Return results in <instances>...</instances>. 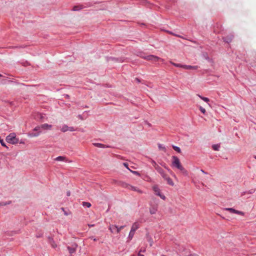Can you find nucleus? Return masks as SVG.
<instances>
[{
    "instance_id": "f257e3e1",
    "label": "nucleus",
    "mask_w": 256,
    "mask_h": 256,
    "mask_svg": "<svg viewBox=\"0 0 256 256\" xmlns=\"http://www.w3.org/2000/svg\"><path fill=\"white\" fill-rule=\"evenodd\" d=\"M172 166L173 167L176 168L179 170H180L184 174L187 175L188 172L182 166L179 158L175 156H172Z\"/></svg>"
},
{
    "instance_id": "f8f14e48",
    "label": "nucleus",
    "mask_w": 256,
    "mask_h": 256,
    "mask_svg": "<svg viewBox=\"0 0 256 256\" xmlns=\"http://www.w3.org/2000/svg\"><path fill=\"white\" fill-rule=\"evenodd\" d=\"M157 210H158V208H157V206H154V205L152 206L150 208V212L152 214H155L156 213V212H157Z\"/></svg>"
},
{
    "instance_id": "7ed1b4c3",
    "label": "nucleus",
    "mask_w": 256,
    "mask_h": 256,
    "mask_svg": "<svg viewBox=\"0 0 256 256\" xmlns=\"http://www.w3.org/2000/svg\"><path fill=\"white\" fill-rule=\"evenodd\" d=\"M139 228V224L137 222H134L132 227H131V229H130V233H129V234H128V238L130 240H132V238H133L134 236V233H135V232Z\"/></svg>"
},
{
    "instance_id": "cd10ccee",
    "label": "nucleus",
    "mask_w": 256,
    "mask_h": 256,
    "mask_svg": "<svg viewBox=\"0 0 256 256\" xmlns=\"http://www.w3.org/2000/svg\"><path fill=\"white\" fill-rule=\"evenodd\" d=\"M10 202H11L10 201H9L8 202H0V206H6L8 204H10Z\"/></svg>"
},
{
    "instance_id": "2eb2a0df",
    "label": "nucleus",
    "mask_w": 256,
    "mask_h": 256,
    "mask_svg": "<svg viewBox=\"0 0 256 256\" xmlns=\"http://www.w3.org/2000/svg\"><path fill=\"white\" fill-rule=\"evenodd\" d=\"M84 6L82 5H77L73 6L72 10L73 11H79L82 10Z\"/></svg>"
},
{
    "instance_id": "8fccbe9b",
    "label": "nucleus",
    "mask_w": 256,
    "mask_h": 256,
    "mask_svg": "<svg viewBox=\"0 0 256 256\" xmlns=\"http://www.w3.org/2000/svg\"><path fill=\"white\" fill-rule=\"evenodd\" d=\"M138 256H144V254H140V252L138 253Z\"/></svg>"
},
{
    "instance_id": "f704fd0d",
    "label": "nucleus",
    "mask_w": 256,
    "mask_h": 256,
    "mask_svg": "<svg viewBox=\"0 0 256 256\" xmlns=\"http://www.w3.org/2000/svg\"><path fill=\"white\" fill-rule=\"evenodd\" d=\"M200 110L202 114H204L206 113V110L201 106H200Z\"/></svg>"
},
{
    "instance_id": "864d4df0",
    "label": "nucleus",
    "mask_w": 256,
    "mask_h": 256,
    "mask_svg": "<svg viewBox=\"0 0 256 256\" xmlns=\"http://www.w3.org/2000/svg\"><path fill=\"white\" fill-rule=\"evenodd\" d=\"M2 75L0 74V77H2Z\"/></svg>"
},
{
    "instance_id": "dca6fc26",
    "label": "nucleus",
    "mask_w": 256,
    "mask_h": 256,
    "mask_svg": "<svg viewBox=\"0 0 256 256\" xmlns=\"http://www.w3.org/2000/svg\"><path fill=\"white\" fill-rule=\"evenodd\" d=\"M116 228H117L116 225H110L109 230L112 233H116Z\"/></svg>"
},
{
    "instance_id": "5fc2aeb1",
    "label": "nucleus",
    "mask_w": 256,
    "mask_h": 256,
    "mask_svg": "<svg viewBox=\"0 0 256 256\" xmlns=\"http://www.w3.org/2000/svg\"><path fill=\"white\" fill-rule=\"evenodd\" d=\"M254 158L256 160V156H254Z\"/></svg>"
},
{
    "instance_id": "09e8293b",
    "label": "nucleus",
    "mask_w": 256,
    "mask_h": 256,
    "mask_svg": "<svg viewBox=\"0 0 256 256\" xmlns=\"http://www.w3.org/2000/svg\"><path fill=\"white\" fill-rule=\"evenodd\" d=\"M20 142V144H24V142L22 140H20V141L19 142Z\"/></svg>"
},
{
    "instance_id": "20e7f679",
    "label": "nucleus",
    "mask_w": 256,
    "mask_h": 256,
    "mask_svg": "<svg viewBox=\"0 0 256 256\" xmlns=\"http://www.w3.org/2000/svg\"><path fill=\"white\" fill-rule=\"evenodd\" d=\"M106 61L108 62H112L114 63H122L124 62L125 58L124 57L115 58L113 56L106 57Z\"/></svg>"
},
{
    "instance_id": "ea45409f",
    "label": "nucleus",
    "mask_w": 256,
    "mask_h": 256,
    "mask_svg": "<svg viewBox=\"0 0 256 256\" xmlns=\"http://www.w3.org/2000/svg\"><path fill=\"white\" fill-rule=\"evenodd\" d=\"M159 196L161 198H162V200H164L166 199V196H165L164 194H160V196Z\"/></svg>"
},
{
    "instance_id": "c756f323",
    "label": "nucleus",
    "mask_w": 256,
    "mask_h": 256,
    "mask_svg": "<svg viewBox=\"0 0 256 256\" xmlns=\"http://www.w3.org/2000/svg\"><path fill=\"white\" fill-rule=\"evenodd\" d=\"M0 143L2 146H4V147L6 148H8V147L6 146V143L4 142L3 140L0 139Z\"/></svg>"
},
{
    "instance_id": "de8ad7c7",
    "label": "nucleus",
    "mask_w": 256,
    "mask_h": 256,
    "mask_svg": "<svg viewBox=\"0 0 256 256\" xmlns=\"http://www.w3.org/2000/svg\"><path fill=\"white\" fill-rule=\"evenodd\" d=\"M200 171L204 174H207V172H205L203 170H201Z\"/></svg>"
},
{
    "instance_id": "4c0bfd02",
    "label": "nucleus",
    "mask_w": 256,
    "mask_h": 256,
    "mask_svg": "<svg viewBox=\"0 0 256 256\" xmlns=\"http://www.w3.org/2000/svg\"><path fill=\"white\" fill-rule=\"evenodd\" d=\"M234 214H243V212L241 211H239L236 210V212H234Z\"/></svg>"
},
{
    "instance_id": "c85d7f7f",
    "label": "nucleus",
    "mask_w": 256,
    "mask_h": 256,
    "mask_svg": "<svg viewBox=\"0 0 256 256\" xmlns=\"http://www.w3.org/2000/svg\"><path fill=\"white\" fill-rule=\"evenodd\" d=\"M160 164L164 168L166 169L168 172H171L170 170L168 168V167L166 166V164L164 162H162Z\"/></svg>"
},
{
    "instance_id": "f03ea898",
    "label": "nucleus",
    "mask_w": 256,
    "mask_h": 256,
    "mask_svg": "<svg viewBox=\"0 0 256 256\" xmlns=\"http://www.w3.org/2000/svg\"><path fill=\"white\" fill-rule=\"evenodd\" d=\"M6 141L10 144H17L19 142L18 139L16 137V134L15 133L12 132L9 134L6 137Z\"/></svg>"
},
{
    "instance_id": "72a5a7b5",
    "label": "nucleus",
    "mask_w": 256,
    "mask_h": 256,
    "mask_svg": "<svg viewBox=\"0 0 256 256\" xmlns=\"http://www.w3.org/2000/svg\"><path fill=\"white\" fill-rule=\"evenodd\" d=\"M130 171L131 172H132V174H136V176H140V172H138V171H133V170H130Z\"/></svg>"
},
{
    "instance_id": "79ce46f5",
    "label": "nucleus",
    "mask_w": 256,
    "mask_h": 256,
    "mask_svg": "<svg viewBox=\"0 0 256 256\" xmlns=\"http://www.w3.org/2000/svg\"><path fill=\"white\" fill-rule=\"evenodd\" d=\"M70 196V190L67 191L66 192V196Z\"/></svg>"
},
{
    "instance_id": "4468645a",
    "label": "nucleus",
    "mask_w": 256,
    "mask_h": 256,
    "mask_svg": "<svg viewBox=\"0 0 256 256\" xmlns=\"http://www.w3.org/2000/svg\"><path fill=\"white\" fill-rule=\"evenodd\" d=\"M122 186L124 187H127L128 186H129L130 187V188L132 190H134V191H138V192H142V191L140 190H137V188L136 187H134V186H129L128 184H127L126 183H124L122 184Z\"/></svg>"
},
{
    "instance_id": "5701e85b",
    "label": "nucleus",
    "mask_w": 256,
    "mask_h": 256,
    "mask_svg": "<svg viewBox=\"0 0 256 256\" xmlns=\"http://www.w3.org/2000/svg\"><path fill=\"white\" fill-rule=\"evenodd\" d=\"M42 128H41V127H40V126H36V127H35L34 129H33V131L34 132H40V134L41 133L42 131Z\"/></svg>"
},
{
    "instance_id": "1a4fd4ad",
    "label": "nucleus",
    "mask_w": 256,
    "mask_h": 256,
    "mask_svg": "<svg viewBox=\"0 0 256 256\" xmlns=\"http://www.w3.org/2000/svg\"><path fill=\"white\" fill-rule=\"evenodd\" d=\"M145 59L152 60L153 62H157L158 60L160 58L158 57L154 56V55H149L144 58Z\"/></svg>"
},
{
    "instance_id": "6e6552de",
    "label": "nucleus",
    "mask_w": 256,
    "mask_h": 256,
    "mask_svg": "<svg viewBox=\"0 0 256 256\" xmlns=\"http://www.w3.org/2000/svg\"><path fill=\"white\" fill-rule=\"evenodd\" d=\"M78 245L76 244H72V246H68L67 248L70 254H74L76 252Z\"/></svg>"
},
{
    "instance_id": "c9c22d12",
    "label": "nucleus",
    "mask_w": 256,
    "mask_h": 256,
    "mask_svg": "<svg viewBox=\"0 0 256 256\" xmlns=\"http://www.w3.org/2000/svg\"><path fill=\"white\" fill-rule=\"evenodd\" d=\"M203 56H204V58L206 60H209L210 58H209V57L208 56V55L206 53H205V54H203Z\"/></svg>"
},
{
    "instance_id": "6e6d98bb",
    "label": "nucleus",
    "mask_w": 256,
    "mask_h": 256,
    "mask_svg": "<svg viewBox=\"0 0 256 256\" xmlns=\"http://www.w3.org/2000/svg\"><path fill=\"white\" fill-rule=\"evenodd\" d=\"M66 97H68L69 96H68V95L66 94Z\"/></svg>"
},
{
    "instance_id": "4d7b16f0",
    "label": "nucleus",
    "mask_w": 256,
    "mask_h": 256,
    "mask_svg": "<svg viewBox=\"0 0 256 256\" xmlns=\"http://www.w3.org/2000/svg\"><path fill=\"white\" fill-rule=\"evenodd\" d=\"M161 256H166L162 254V255H161Z\"/></svg>"
},
{
    "instance_id": "3c124183",
    "label": "nucleus",
    "mask_w": 256,
    "mask_h": 256,
    "mask_svg": "<svg viewBox=\"0 0 256 256\" xmlns=\"http://www.w3.org/2000/svg\"><path fill=\"white\" fill-rule=\"evenodd\" d=\"M190 256H198L196 254H191Z\"/></svg>"
},
{
    "instance_id": "603ef678",
    "label": "nucleus",
    "mask_w": 256,
    "mask_h": 256,
    "mask_svg": "<svg viewBox=\"0 0 256 256\" xmlns=\"http://www.w3.org/2000/svg\"><path fill=\"white\" fill-rule=\"evenodd\" d=\"M168 32H169V33H170V34H172V32H170L168 31Z\"/></svg>"
},
{
    "instance_id": "6ab92c4d",
    "label": "nucleus",
    "mask_w": 256,
    "mask_h": 256,
    "mask_svg": "<svg viewBox=\"0 0 256 256\" xmlns=\"http://www.w3.org/2000/svg\"><path fill=\"white\" fill-rule=\"evenodd\" d=\"M40 127H41L42 130V129L45 130V129H47L48 128H50L52 127V126L46 124H41Z\"/></svg>"
},
{
    "instance_id": "a19ab883",
    "label": "nucleus",
    "mask_w": 256,
    "mask_h": 256,
    "mask_svg": "<svg viewBox=\"0 0 256 256\" xmlns=\"http://www.w3.org/2000/svg\"><path fill=\"white\" fill-rule=\"evenodd\" d=\"M90 238L92 240L94 241H96L97 239L95 238L94 236H90Z\"/></svg>"
},
{
    "instance_id": "a878e982",
    "label": "nucleus",
    "mask_w": 256,
    "mask_h": 256,
    "mask_svg": "<svg viewBox=\"0 0 256 256\" xmlns=\"http://www.w3.org/2000/svg\"><path fill=\"white\" fill-rule=\"evenodd\" d=\"M124 226H122L120 227H118V226H117V228H116V233L118 234L119 233L120 230L124 228Z\"/></svg>"
},
{
    "instance_id": "aec40b11",
    "label": "nucleus",
    "mask_w": 256,
    "mask_h": 256,
    "mask_svg": "<svg viewBox=\"0 0 256 256\" xmlns=\"http://www.w3.org/2000/svg\"><path fill=\"white\" fill-rule=\"evenodd\" d=\"M212 149L214 150H216V151H218L220 150V144H213L212 146Z\"/></svg>"
},
{
    "instance_id": "412c9836",
    "label": "nucleus",
    "mask_w": 256,
    "mask_h": 256,
    "mask_svg": "<svg viewBox=\"0 0 256 256\" xmlns=\"http://www.w3.org/2000/svg\"><path fill=\"white\" fill-rule=\"evenodd\" d=\"M172 147L173 149L174 150H176L177 152H178V153L181 152V150L180 147L174 146V145H172Z\"/></svg>"
},
{
    "instance_id": "f3484780",
    "label": "nucleus",
    "mask_w": 256,
    "mask_h": 256,
    "mask_svg": "<svg viewBox=\"0 0 256 256\" xmlns=\"http://www.w3.org/2000/svg\"><path fill=\"white\" fill-rule=\"evenodd\" d=\"M164 179L167 181L168 184L170 186H173L174 185L172 180L168 176H166V178H164Z\"/></svg>"
},
{
    "instance_id": "58836bf2",
    "label": "nucleus",
    "mask_w": 256,
    "mask_h": 256,
    "mask_svg": "<svg viewBox=\"0 0 256 256\" xmlns=\"http://www.w3.org/2000/svg\"><path fill=\"white\" fill-rule=\"evenodd\" d=\"M61 210L62 211H64V215H66V216L68 215V213L66 211H65L64 208H62Z\"/></svg>"
},
{
    "instance_id": "423d86ee",
    "label": "nucleus",
    "mask_w": 256,
    "mask_h": 256,
    "mask_svg": "<svg viewBox=\"0 0 256 256\" xmlns=\"http://www.w3.org/2000/svg\"><path fill=\"white\" fill-rule=\"evenodd\" d=\"M233 38L234 36L232 34H230L229 35L223 37L222 39L224 42L229 44L232 41Z\"/></svg>"
},
{
    "instance_id": "e433bc0d",
    "label": "nucleus",
    "mask_w": 256,
    "mask_h": 256,
    "mask_svg": "<svg viewBox=\"0 0 256 256\" xmlns=\"http://www.w3.org/2000/svg\"><path fill=\"white\" fill-rule=\"evenodd\" d=\"M123 165L128 170H130V169L129 168H128V163L126 162H124L123 163Z\"/></svg>"
},
{
    "instance_id": "ddd939ff",
    "label": "nucleus",
    "mask_w": 256,
    "mask_h": 256,
    "mask_svg": "<svg viewBox=\"0 0 256 256\" xmlns=\"http://www.w3.org/2000/svg\"><path fill=\"white\" fill-rule=\"evenodd\" d=\"M93 144L95 146H96L98 148H110V146H106V145H104L102 144H101V143H94Z\"/></svg>"
},
{
    "instance_id": "393cba45",
    "label": "nucleus",
    "mask_w": 256,
    "mask_h": 256,
    "mask_svg": "<svg viewBox=\"0 0 256 256\" xmlns=\"http://www.w3.org/2000/svg\"><path fill=\"white\" fill-rule=\"evenodd\" d=\"M172 64L176 68H184V64H176L174 62H172Z\"/></svg>"
},
{
    "instance_id": "4be33fe9",
    "label": "nucleus",
    "mask_w": 256,
    "mask_h": 256,
    "mask_svg": "<svg viewBox=\"0 0 256 256\" xmlns=\"http://www.w3.org/2000/svg\"><path fill=\"white\" fill-rule=\"evenodd\" d=\"M66 159V157L63 156H58L55 158L56 161L62 162L64 161Z\"/></svg>"
},
{
    "instance_id": "b1692460",
    "label": "nucleus",
    "mask_w": 256,
    "mask_h": 256,
    "mask_svg": "<svg viewBox=\"0 0 256 256\" xmlns=\"http://www.w3.org/2000/svg\"><path fill=\"white\" fill-rule=\"evenodd\" d=\"M158 148H159V150H162L163 151H164V152H166V147L162 144H158Z\"/></svg>"
},
{
    "instance_id": "9d476101",
    "label": "nucleus",
    "mask_w": 256,
    "mask_h": 256,
    "mask_svg": "<svg viewBox=\"0 0 256 256\" xmlns=\"http://www.w3.org/2000/svg\"><path fill=\"white\" fill-rule=\"evenodd\" d=\"M40 134V132H30L28 133V136L30 138L36 137Z\"/></svg>"
},
{
    "instance_id": "49530a36",
    "label": "nucleus",
    "mask_w": 256,
    "mask_h": 256,
    "mask_svg": "<svg viewBox=\"0 0 256 256\" xmlns=\"http://www.w3.org/2000/svg\"><path fill=\"white\" fill-rule=\"evenodd\" d=\"M254 190H250V191L249 193H250V194H252V193H254Z\"/></svg>"
},
{
    "instance_id": "2f4dec72",
    "label": "nucleus",
    "mask_w": 256,
    "mask_h": 256,
    "mask_svg": "<svg viewBox=\"0 0 256 256\" xmlns=\"http://www.w3.org/2000/svg\"><path fill=\"white\" fill-rule=\"evenodd\" d=\"M226 210H228L232 213H234L236 212V210L233 208H226L225 209Z\"/></svg>"
},
{
    "instance_id": "39448f33",
    "label": "nucleus",
    "mask_w": 256,
    "mask_h": 256,
    "mask_svg": "<svg viewBox=\"0 0 256 256\" xmlns=\"http://www.w3.org/2000/svg\"><path fill=\"white\" fill-rule=\"evenodd\" d=\"M75 128L72 126H68L67 125H64L61 128V130L62 132H66L67 131L70 132H74L75 131Z\"/></svg>"
},
{
    "instance_id": "0eeeda50",
    "label": "nucleus",
    "mask_w": 256,
    "mask_h": 256,
    "mask_svg": "<svg viewBox=\"0 0 256 256\" xmlns=\"http://www.w3.org/2000/svg\"><path fill=\"white\" fill-rule=\"evenodd\" d=\"M156 170L164 178H166L167 174L165 173L164 171L162 168H160V166H157Z\"/></svg>"
},
{
    "instance_id": "c03bdc74",
    "label": "nucleus",
    "mask_w": 256,
    "mask_h": 256,
    "mask_svg": "<svg viewBox=\"0 0 256 256\" xmlns=\"http://www.w3.org/2000/svg\"><path fill=\"white\" fill-rule=\"evenodd\" d=\"M88 226L89 227H92V226H95V224H88Z\"/></svg>"
},
{
    "instance_id": "a211bd4d",
    "label": "nucleus",
    "mask_w": 256,
    "mask_h": 256,
    "mask_svg": "<svg viewBox=\"0 0 256 256\" xmlns=\"http://www.w3.org/2000/svg\"><path fill=\"white\" fill-rule=\"evenodd\" d=\"M153 190H154L155 194L156 196H160V194H161L160 192V188L157 186H154L153 187Z\"/></svg>"
},
{
    "instance_id": "9b49d317",
    "label": "nucleus",
    "mask_w": 256,
    "mask_h": 256,
    "mask_svg": "<svg viewBox=\"0 0 256 256\" xmlns=\"http://www.w3.org/2000/svg\"><path fill=\"white\" fill-rule=\"evenodd\" d=\"M198 66H190V65H186L184 64V68L185 70H196L198 68Z\"/></svg>"
},
{
    "instance_id": "37998d69",
    "label": "nucleus",
    "mask_w": 256,
    "mask_h": 256,
    "mask_svg": "<svg viewBox=\"0 0 256 256\" xmlns=\"http://www.w3.org/2000/svg\"><path fill=\"white\" fill-rule=\"evenodd\" d=\"M145 251H146V250H145L144 249V250H142V249H141V250L139 251V252H140H140H145Z\"/></svg>"
},
{
    "instance_id": "bb28decb",
    "label": "nucleus",
    "mask_w": 256,
    "mask_h": 256,
    "mask_svg": "<svg viewBox=\"0 0 256 256\" xmlns=\"http://www.w3.org/2000/svg\"><path fill=\"white\" fill-rule=\"evenodd\" d=\"M82 206L84 207L90 208L91 206V204L88 202H83Z\"/></svg>"
},
{
    "instance_id": "473e14b6",
    "label": "nucleus",
    "mask_w": 256,
    "mask_h": 256,
    "mask_svg": "<svg viewBox=\"0 0 256 256\" xmlns=\"http://www.w3.org/2000/svg\"><path fill=\"white\" fill-rule=\"evenodd\" d=\"M200 98L204 102H209V99L208 98H206V97H203V96H200Z\"/></svg>"
},
{
    "instance_id": "a18cd8bd",
    "label": "nucleus",
    "mask_w": 256,
    "mask_h": 256,
    "mask_svg": "<svg viewBox=\"0 0 256 256\" xmlns=\"http://www.w3.org/2000/svg\"><path fill=\"white\" fill-rule=\"evenodd\" d=\"M16 48H24V46H16Z\"/></svg>"
},
{
    "instance_id": "7c9ffc66",
    "label": "nucleus",
    "mask_w": 256,
    "mask_h": 256,
    "mask_svg": "<svg viewBox=\"0 0 256 256\" xmlns=\"http://www.w3.org/2000/svg\"><path fill=\"white\" fill-rule=\"evenodd\" d=\"M151 163L152 164V166L154 167L155 169L156 168V167L157 166H159L156 163V162L154 160H151Z\"/></svg>"
}]
</instances>
